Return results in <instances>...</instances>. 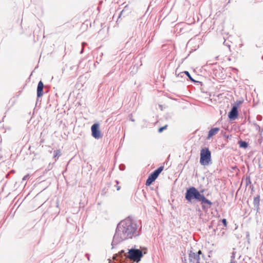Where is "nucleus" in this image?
I'll use <instances>...</instances> for the list:
<instances>
[{"mask_svg":"<svg viewBox=\"0 0 263 263\" xmlns=\"http://www.w3.org/2000/svg\"><path fill=\"white\" fill-rule=\"evenodd\" d=\"M136 221L128 216L121 220L117 226L111 242L112 249L114 245L128 239L136 238L140 235Z\"/></svg>","mask_w":263,"mask_h":263,"instance_id":"obj_1","label":"nucleus"},{"mask_svg":"<svg viewBox=\"0 0 263 263\" xmlns=\"http://www.w3.org/2000/svg\"><path fill=\"white\" fill-rule=\"evenodd\" d=\"M187 203L193 204L200 202L202 210L206 212L213 204V202L207 199L204 194H201L197 191V189L194 186H190L186 189L184 195Z\"/></svg>","mask_w":263,"mask_h":263,"instance_id":"obj_2","label":"nucleus"},{"mask_svg":"<svg viewBox=\"0 0 263 263\" xmlns=\"http://www.w3.org/2000/svg\"><path fill=\"white\" fill-rule=\"evenodd\" d=\"M143 250H145V251L143 252L142 250L133 247L128 249V254L126 255V258H128L133 261L138 263L141 261L144 254L146 253L147 249L143 248Z\"/></svg>","mask_w":263,"mask_h":263,"instance_id":"obj_3","label":"nucleus"},{"mask_svg":"<svg viewBox=\"0 0 263 263\" xmlns=\"http://www.w3.org/2000/svg\"><path fill=\"white\" fill-rule=\"evenodd\" d=\"M211 163V153L209 148H202L200 154V163L202 165L206 166Z\"/></svg>","mask_w":263,"mask_h":263,"instance_id":"obj_4","label":"nucleus"},{"mask_svg":"<svg viewBox=\"0 0 263 263\" xmlns=\"http://www.w3.org/2000/svg\"><path fill=\"white\" fill-rule=\"evenodd\" d=\"M91 136L96 139H99L102 138L100 125L98 123L93 124L91 126Z\"/></svg>","mask_w":263,"mask_h":263,"instance_id":"obj_5","label":"nucleus"},{"mask_svg":"<svg viewBox=\"0 0 263 263\" xmlns=\"http://www.w3.org/2000/svg\"><path fill=\"white\" fill-rule=\"evenodd\" d=\"M189 259L190 263H200V256L192 250L189 252Z\"/></svg>","mask_w":263,"mask_h":263,"instance_id":"obj_6","label":"nucleus"},{"mask_svg":"<svg viewBox=\"0 0 263 263\" xmlns=\"http://www.w3.org/2000/svg\"><path fill=\"white\" fill-rule=\"evenodd\" d=\"M239 112L238 109L232 107L228 113V118L230 121H233L237 119L238 117Z\"/></svg>","mask_w":263,"mask_h":263,"instance_id":"obj_7","label":"nucleus"},{"mask_svg":"<svg viewBox=\"0 0 263 263\" xmlns=\"http://www.w3.org/2000/svg\"><path fill=\"white\" fill-rule=\"evenodd\" d=\"M260 195H257L255 197H254L253 199V205L254 207V210L256 211V214L258 213H259L260 210Z\"/></svg>","mask_w":263,"mask_h":263,"instance_id":"obj_8","label":"nucleus"},{"mask_svg":"<svg viewBox=\"0 0 263 263\" xmlns=\"http://www.w3.org/2000/svg\"><path fill=\"white\" fill-rule=\"evenodd\" d=\"M44 85L42 81H40L37 86V97L40 98L43 95Z\"/></svg>","mask_w":263,"mask_h":263,"instance_id":"obj_9","label":"nucleus"},{"mask_svg":"<svg viewBox=\"0 0 263 263\" xmlns=\"http://www.w3.org/2000/svg\"><path fill=\"white\" fill-rule=\"evenodd\" d=\"M158 177L156 176V175L153 172H152L150 174L147 179H146L145 185L146 186H149Z\"/></svg>","mask_w":263,"mask_h":263,"instance_id":"obj_10","label":"nucleus"},{"mask_svg":"<svg viewBox=\"0 0 263 263\" xmlns=\"http://www.w3.org/2000/svg\"><path fill=\"white\" fill-rule=\"evenodd\" d=\"M220 130L219 127H214L210 129L208 133L207 139H210L213 136L215 135Z\"/></svg>","mask_w":263,"mask_h":263,"instance_id":"obj_11","label":"nucleus"},{"mask_svg":"<svg viewBox=\"0 0 263 263\" xmlns=\"http://www.w3.org/2000/svg\"><path fill=\"white\" fill-rule=\"evenodd\" d=\"M238 144H239V147L245 149L247 148L249 146V144L247 142L241 139L238 141Z\"/></svg>","mask_w":263,"mask_h":263,"instance_id":"obj_12","label":"nucleus"},{"mask_svg":"<svg viewBox=\"0 0 263 263\" xmlns=\"http://www.w3.org/2000/svg\"><path fill=\"white\" fill-rule=\"evenodd\" d=\"M243 102V100H237L236 102H234V103L233 104V106L232 107L235 108L236 109H238L239 106L241 105Z\"/></svg>","mask_w":263,"mask_h":263,"instance_id":"obj_13","label":"nucleus"},{"mask_svg":"<svg viewBox=\"0 0 263 263\" xmlns=\"http://www.w3.org/2000/svg\"><path fill=\"white\" fill-rule=\"evenodd\" d=\"M53 153V157L54 158H58L61 155V151L59 149L54 151Z\"/></svg>","mask_w":263,"mask_h":263,"instance_id":"obj_14","label":"nucleus"},{"mask_svg":"<svg viewBox=\"0 0 263 263\" xmlns=\"http://www.w3.org/2000/svg\"><path fill=\"white\" fill-rule=\"evenodd\" d=\"M235 252H233L231 256V263H237V261L235 260Z\"/></svg>","mask_w":263,"mask_h":263,"instance_id":"obj_15","label":"nucleus"},{"mask_svg":"<svg viewBox=\"0 0 263 263\" xmlns=\"http://www.w3.org/2000/svg\"><path fill=\"white\" fill-rule=\"evenodd\" d=\"M251 183V178H250V177L249 176H247L246 178V186H248L249 184H250Z\"/></svg>","mask_w":263,"mask_h":263,"instance_id":"obj_16","label":"nucleus"},{"mask_svg":"<svg viewBox=\"0 0 263 263\" xmlns=\"http://www.w3.org/2000/svg\"><path fill=\"white\" fill-rule=\"evenodd\" d=\"M184 74L188 77L190 80L192 82L193 81V78L191 77L190 73L187 71H184Z\"/></svg>","mask_w":263,"mask_h":263,"instance_id":"obj_17","label":"nucleus"},{"mask_svg":"<svg viewBox=\"0 0 263 263\" xmlns=\"http://www.w3.org/2000/svg\"><path fill=\"white\" fill-rule=\"evenodd\" d=\"M167 127V125H165L163 126L160 127L158 129V132L162 133L164 129H165Z\"/></svg>","mask_w":263,"mask_h":263,"instance_id":"obj_18","label":"nucleus"},{"mask_svg":"<svg viewBox=\"0 0 263 263\" xmlns=\"http://www.w3.org/2000/svg\"><path fill=\"white\" fill-rule=\"evenodd\" d=\"M125 8L124 9H123L120 12V14H119V15L118 16V20L117 21L119 20V19L121 17L122 15H123V16H125V15H124V13L125 12Z\"/></svg>","mask_w":263,"mask_h":263,"instance_id":"obj_19","label":"nucleus"},{"mask_svg":"<svg viewBox=\"0 0 263 263\" xmlns=\"http://www.w3.org/2000/svg\"><path fill=\"white\" fill-rule=\"evenodd\" d=\"M221 221L224 227H226L227 226V221L226 219L223 218L221 220Z\"/></svg>","mask_w":263,"mask_h":263,"instance_id":"obj_20","label":"nucleus"},{"mask_svg":"<svg viewBox=\"0 0 263 263\" xmlns=\"http://www.w3.org/2000/svg\"><path fill=\"white\" fill-rule=\"evenodd\" d=\"M192 82H193V83H194L195 84H200L201 86L202 85V83L200 81H196L194 79H193V81H192Z\"/></svg>","mask_w":263,"mask_h":263,"instance_id":"obj_21","label":"nucleus"},{"mask_svg":"<svg viewBox=\"0 0 263 263\" xmlns=\"http://www.w3.org/2000/svg\"><path fill=\"white\" fill-rule=\"evenodd\" d=\"M119 255L120 256H121V257H122V255L123 254H124L125 255V256L126 257V255H127L126 253H125L124 252V250H122L121 251H120L119 252Z\"/></svg>","mask_w":263,"mask_h":263,"instance_id":"obj_22","label":"nucleus"},{"mask_svg":"<svg viewBox=\"0 0 263 263\" xmlns=\"http://www.w3.org/2000/svg\"><path fill=\"white\" fill-rule=\"evenodd\" d=\"M163 168H164V167H163V166H161L159 167H158V168H157L156 170H157V171H158V172H159V173L160 174V173L162 172V171H163Z\"/></svg>","mask_w":263,"mask_h":263,"instance_id":"obj_23","label":"nucleus"},{"mask_svg":"<svg viewBox=\"0 0 263 263\" xmlns=\"http://www.w3.org/2000/svg\"><path fill=\"white\" fill-rule=\"evenodd\" d=\"M125 168V166L124 164H120L119 166V168L121 171H123Z\"/></svg>","mask_w":263,"mask_h":263,"instance_id":"obj_24","label":"nucleus"},{"mask_svg":"<svg viewBox=\"0 0 263 263\" xmlns=\"http://www.w3.org/2000/svg\"><path fill=\"white\" fill-rule=\"evenodd\" d=\"M52 168V166L50 165V164H49V165L48 166V167H47V168L45 169V171L46 172L49 171V170H50Z\"/></svg>","mask_w":263,"mask_h":263,"instance_id":"obj_25","label":"nucleus"},{"mask_svg":"<svg viewBox=\"0 0 263 263\" xmlns=\"http://www.w3.org/2000/svg\"><path fill=\"white\" fill-rule=\"evenodd\" d=\"M181 259H182V263H187V259L186 258V257L184 256V257H181Z\"/></svg>","mask_w":263,"mask_h":263,"instance_id":"obj_26","label":"nucleus"},{"mask_svg":"<svg viewBox=\"0 0 263 263\" xmlns=\"http://www.w3.org/2000/svg\"><path fill=\"white\" fill-rule=\"evenodd\" d=\"M29 178V175L28 174V175H25L23 178V180L24 181V180H26L27 179H28V178Z\"/></svg>","mask_w":263,"mask_h":263,"instance_id":"obj_27","label":"nucleus"},{"mask_svg":"<svg viewBox=\"0 0 263 263\" xmlns=\"http://www.w3.org/2000/svg\"><path fill=\"white\" fill-rule=\"evenodd\" d=\"M155 175L156 176H157V177L159 176L160 173L158 171H157V170H155L154 172H153Z\"/></svg>","mask_w":263,"mask_h":263,"instance_id":"obj_28","label":"nucleus"},{"mask_svg":"<svg viewBox=\"0 0 263 263\" xmlns=\"http://www.w3.org/2000/svg\"><path fill=\"white\" fill-rule=\"evenodd\" d=\"M184 71L183 72H181L180 73H179L178 74V77H180L181 78H183V76H184Z\"/></svg>","mask_w":263,"mask_h":263,"instance_id":"obj_29","label":"nucleus"},{"mask_svg":"<svg viewBox=\"0 0 263 263\" xmlns=\"http://www.w3.org/2000/svg\"><path fill=\"white\" fill-rule=\"evenodd\" d=\"M224 137L228 140V139H230L232 137V135H225L224 136Z\"/></svg>","mask_w":263,"mask_h":263,"instance_id":"obj_30","label":"nucleus"},{"mask_svg":"<svg viewBox=\"0 0 263 263\" xmlns=\"http://www.w3.org/2000/svg\"><path fill=\"white\" fill-rule=\"evenodd\" d=\"M85 256L87 258L88 260H90V255L88 253H86Z\"/></svg>","mask_w":263,"mask_h":263,"instance_id":"obj_31","label":"nucleus"},{"mask_svg":"<svg viewBox=\"0 0 263 263\" xmlns=\"http://www.w3.org/2000/svg\"><path fill=\"white\" fill-rule=\"evenodd\" d=\"M195 254H198V256H200V255L202 254V252L201 250H199L197 253H195Z\"/></svg>","mask_w":263,"mask_h":263,"instance_id":"obj_32","label":"nucleus"},{"mask_svg":"<svg viewBox=\"0 0 263 263\" xmlns=\"http://www.w3.org/2000/svg\"><path fill=\"white\" fill-rule=\"evenodd\" d=\"M197 191H198V192H200L201 194H203V192H204V189H203V190H200V191H199V190L197 189Z\"/></svg>","mask_w":263,"mask_h":263,"instance_id":"obj_33","label":"nucleus"},{"mask_svg":"<svg viewBox=\"0 0 263 263\" xmlns=\"http://www.w3.org/2000/svg\"><path fill=\"white\" fill-rule=\"evenodd\" d=\"M86 44H87V43H86L83 42V43H82V47L83 48V47H84V45H86Z\"/></svg>","mask_w":263,"mask_h":263,"instance_id":"obj_34","label":"nucleus"},{"mask_svg":"<svg viewBox=\"0 0 263 263\" xmlns=\"http://www.w3.org/2000/svg\"><path fill=\"white\" fill-rule=\"evenodd\" d=\"M261 117L260 116H258L257 117V120H260V119H261Z\"/></svg>","mask_w":263,"mask_h":263,"instance_id":"obj_35","label":"nucleus"},{"mask_svg":"<svg viewBox=\"0 0 263 263\" xmlns=\"http://www.w3.org/2000/svg\"><path fill=\"white\" fill-rule=\"evenodd\" d=\"M116 187H117V190L118 191H119V190H120V186H118V185H117V186H116Z\"/></svg>","mask_w":263,"mask_h":263,"instance_id":"obj_36","label":"nucleus"},{"mask_svg":"<svg viewBox=\"0 0 263 263\" xmlns=\"http://www.w3.org/2000/svg\"><path fill=\"white\" fill-rule=\"evenodd\" d=\"M196 211H198V212H201V210H200V209L199 208H198V209L197 208L196 209Z\"/></svg>","mask_w":263,"mask_h":263,"instance_id":"obj_37","label":"nucleus"},{"mask_svg":"<svg viewBox=\"0 0 263 263\" xmlns=\"http://www.w3.org/2000/svg\"><path fill=\"white\" fill-rule=\"evenodd\" d=\"M97 64H99V62L98 61H97L94 64L95 66H96V65H97Z\"/></svg>","mask_w":263,"mask_h":263,"instance_id":"obj_38","label":"nucleus"},{"mask_svg":"<svg viewBox=\"0 0 263 263\" xmlns=\"http://www.w3.org/2000/svg\"><path fill=\"white\" fill-rule=\"evenodd\" d=\"M97 64H99V62L98 61H97L94 64L95 66H96V65H97Z\"/></svg>","mask_w":263,"mask_h":263,"instance_id":"obj_39","label":"nucleus"},{"mask_svg":"<svg viewBox=\"0 0 263 263\" xmlns=\"http://www.w3.org/2000/svg\"><path fill=\"white\" fill-rule=\"evenodd\" d=\"M256 128H260V127L258 125H256Z\"/></svg>","mask_w":263,"mask_h":263,"instance_id":"obj_40","label":"nucleus"},{"mask_svg":"<svg viewBox=\"0 0 263 263\" xmlns=\"http://www.w3.org/2000/svg\"><path fill=\"white\" fill-rule=\"evenodd\" d=\"M83 52V48L81 50V52H80V53H82Z\"/></svg>","mask_w":263,"mask_h":263,"instance_id":"obj_41","label":"nucleus"},{"mask_svg":"<svg viewBox=\"0 0 263 263\" xmlns=\"http://www.w3.org/2000/svg\"><path fill=\"white\" fill-rule=\"evenodd\" d=\"M247 237H249V233H248V232L247 233Z\"/></svg>","mask_w":263,"mask_h":263,"instance_id":"obj_42","label":"nucleus"},{"mask_svg":"<svg viewBox=\"0 0 263 263\" xmlns=\"http://www.w3.org/2000/svg\"><path fill=\"white\" fill-rule=\"evenodd\" d=\"M116 182L117 184L119 183V181H118L116 180Z\"/></svg>","mask_w":263,"mask_h":263,"instance_id":"obj_43","label":"nucleus"},{"mask_svg":"<svg viewBox=\"0 0 263 263\" xmlns=\"http://www.w3.org/2000/svg\"><path fill=\"white\" fill-rule=\"evenodd\" d=\"M14 102H15V101H14H14H13L12 105L14 103Z\"/></svg>","mask_w":263,"mask_h":263,"instance_id":"obj_44","label":"nucleus"},{"mask_svg":"<svg viewBox=\"0 0 263 263\" xmlns=\"http://www.w3.org/2000/svg\"><path fill=\"white\" fill-rule=\"evenodd\" d=\"M72 68H73V67H70L71 69H72Z\"/></svg>","mask_w":263,"mask_h":263,"instance_id":"obj_45","label":"nucleus"},{"mask_svg":"<svg viewBox=\"0 0 263 263\" xmlns=\"http://www.w3.org/2000/svg\"><path fill=\"white\" fill-rule=\"evenodd\" d=\"M131 120H132V121H133V122L135 121L134 119H132Z\"/></svg>","mask_w":263,"mask_h":263,"instance_id":"obj_46","label":"nucleus"},{"mask_svg":"<svg viewBox=\"0 0 263 263\" xmlns=\"http://www.w3.org/2000/svg\"><path fill=\"white\" fill-rule=\"evenodd\" d=\"M261 59L263 60V55L262 56Z\"/></svg>","mask_w":263,"mask_h":263,"instance_id":"obj_47","label":"nucleus"}]
</instances>
